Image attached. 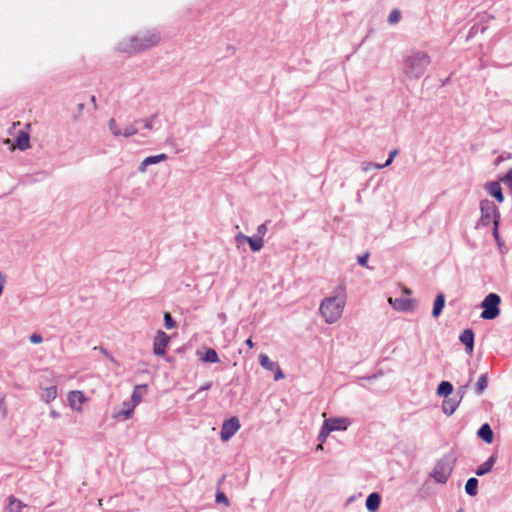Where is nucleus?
Returning <instances> with one entry per match:
<instances>
[{
	"label": "nucleus",
	"instance_id": "nucleus-1",
	"mask_svg": "<svg viewBox=\"0 0 512 512\" xmlns=\"http://www.w3.org/2000/svg\"><path fill=\"white\" fill-rule=\"evenodd\" d=\"M431 63V57L427 52L420 50L410 51L403 60V73L409 79H419Z\"/></svg>",
	"mask_w": 512,
	"mask_h": 512
},
{
	"label": "nucleus",
	"instance_id": "nucleus-2",
	"mask_svg": "<svg viewBox=\"0 0 512 512\" xmlns=\"http://www.w3.org/2000/svg\"><path fill=\"white\" fill-rule=\"evenodd\" d=\"M160 41V35L156 31H148L143 35L131 37L119 43V50L126 53H136L156 46Z\"/></svg>",
	"mask_w": 512,
	"mask_h": 512
},
{
	"label": "nucleus",
	"instance_id": "nucleus-3",
	"mask_svg": "<svg viewBox=\"0 0 512 512\" xmlns=\"http://www.w3.org/2000/svg\"><path fill=\"white\" fill-rule=\"evenodd\" d=\"M345 304V297L331 296L322 300L319 310L325 322L328 324L337 322L342 316Z\"/></svg>",
	"mask_w": 512,
	"mask_h": 512
},
{
	"label": "nucleus",
	"instance_id": "nucleus-4",
	"mask_svg": "<svg viewBox=\"0 0 512 512\" xmlns=\"http://www.w3.org/2000/svg\"><path fill=\"white\" fill-rule=\"evenodd\" d=\"M454 462L455 458L452 454L444 455L435 464L431 477L438 483H446L453 471Z\"/></svg>",
	"mask_w": 512,
	"mask_h": 512
},
{
	"label": "nucleus",
	"instance_id": "nucleus-5",
	"mask_svg": "<svg viewBox=\"0 0 512 512\" xmlns=\"http://www.w3.org/2000/svg\"><path fill=\"white\" fill-rule=\"evenodd\" d=\"M481 217L479 223L483 226H488L491 223H500V212L495 203L489 199L480 201Z\"/></svg>",
	"mask_w": 512,
	"mask_h": 512
},
{
	"label": "nucleus",
	"instance_id": "nucleus-6",
	"mask_svg": "<svg viewBox=\"0 0 512 512\" xmlns=\"http://www.w3.org/2000/svg\"><path fill=\"white\" fill-rule=\"evenodd\" d=\"M501 302V298L498 294L490 293L488 294L481 306L483 307V311L481 313V318L486 320H492L499 316L500 309L499 304Z\"/></svg>",
	"mask_w": 512,
	"mask_h": 512
},
{
	"label": "nucleus",
	"instance_id": "nucleus-7",
	"mask_svg": "<svg viewBox=\"0 0 512 512\" xmlns=\"http://www.w3.org/2000/svg\"><path fill=\"white\" fill-rule=\"evenodd\" d=\"M240 429V422L237 417H231L223 422L221 428V440L228 441Z\"/></svg>",
	"mask_w": 512,
	"mask_h": 512
},
{
	"label": "nucleus",
	"instance_id": "nucleus-8",
	"mask_svg": "<svg viewBox=\"0 0 512 512\" xmlns=\"http://www.w3.org/2000/svg\"><path fill=\"white\" fill-rule=\"evenodd\" d=\"M170 337L162 330H159L155 336L153 343V352L157 356H163L165 349L169 343Z\"/></svg>",
	"mask_w": 512,
	"mask_h": 512
},
{
	"label": "nucleus",
	"instance_id": "nucleus-9",
	"mask_svg": "<svg viewBox=\"0 0 512 512\" xmlns=\"http://www.w3.org/2000/svg\"><path fill=\"white\" fill-rule=\"evenodd\" d=\"M388 302L393 306V308L397 311L407 312L413 311L415 309V301L410 298H395L390 297Z\"/></svg>",
	"mask_w": 512,
	"mask_h": 512
},
{
	"label": "nucleus",
	"instance_id": "nucleus-10",
	"mask_svg": "<svg viewBox=\"0 0 512 512\" xmlns=\"http://www.w3.org/2000/svg\"><path fill=\"white\" fill-rule=\"evenodd\" d=\"M87 400L84 393L79 390L71 391L68 394L69 405L74 411H82V404Z\"/></svg>",
	"mask_w": 512,
	"mask_h": 512
},
{
	"label": "nucleus",
	"instance_id": "nucleus-11",
	"mask_svg": "<svg viewBox=\"0 0 512 512\" xmlns=\"http://www.w3.org/2000/svg\"><path fill=\"white\" fill-rule=\"evenodd\" d=\"M167 159L168 156L164 153L146 157L138 166V171L140 173H145L148 166L158 164L160 162L166 161Z\"/></svg>",
	"mask_w": 512,
	"mask_h": 512
},
{
	"label": "nucleus",
	"instance_id": "nucleus-12",
	"mask_svg": "<svg viewBox=\"0 0 512 512\" xmlns=\"http://www.w3.org/2000/svg\"><path fill=\"white\" fill-rule=\"evenodd\" d=\"M325 424H328V428L333 431L346 430L350 421L345 417L339 418H329L324 421Z\"/></svg>",
	"mask_w": 512,
	"mask_h": 512
},
{
	"label": "nucleus",
	"instance_id": "nucleus-13",
	"mask_svg": "<svg viewBox=\"0 0 512 512\" xmlns=\"http://www.w3.org/2000/svg\"><path fill=\"white\" fill-rule=\"evenodd\" d=\"M459 340L465 346L466 352L471 355L474 348V332L471 329H465L460 334Z\"/></svg>",
	"mask_w": 512,
	"mask_h": 512
},
{
	"label": "nucleus",
	"instance_id": "nucleus-14",
	"mask_svg": "<svg viewBox=\"0 0 512 512\" xmlns=\"http://www.w3.org/2000/svg\"><path fill=\"white\" fill-rule=\"evenodd\" d=\"M485 190L493 196L499 203L504 201V195L499 182L492 181L485 184Z\"/></svg>",
	"mask_w": 512,
	"mask_h": 512
},
{
	"label": "nucleus",
	"instance_id": "nucleus-15",
	"mask_svg": "<svg viewBox=\"0 0 512 512\" xmlns=\"http://www.w3.org/2000/svg\"><path fill=\"white\" fill-rule=\"evenodd\" d=\"M496 459H497V457H496L495 455H491V456L487 459V461H486V462H484L483 464H481V465L476 469L475 474H476L477 476H484V475L488 474V473L492 470V468H493V466H494V464H495V462H496Z\"/></svg>",
	"mask_w": 512,
	"mask_h": 512
},
{
	"label": "nucleus",
	"instance_id": "nucleus-16",
	"mask_svg": "<svg viewBox=\"0 0 512 512\" xmlns=\"http://www.w3.org/2000/svg\"><path fill=\"white\" fill-rule=\"evenodd\" d=\"M146 392H147V385H145V384L136 385L133 389L130 402L137 406L142 401V397Z\"/></svg>",
	"mask_w": 512,
	"mask_h": 512
},
{
	"label": "nucleus",
	"instance_id": "nucleus-17",
	"mask_svg": "<svg viewBox=\"0 0 512 512\" xmlns=\"http://www.w3.org/2000/svg\"><path fill=\"white\" fill-rule=\"evenodd\" d=\"M477 435H478V437H480L483 441H485L488 444L493 442V436H494L493 431H492L490 425L487 423L483 424L479 428Z\"/></svg>",
	"mask_w": 512,
	"mask_h": 512
},
{
	"label": "nucleus",
	"instance_id": "nucleus-18",
	"mask_svg": "<svg viewBox=\"0 0 512 512\" xmlns=\"http://www.w3.org/2000/svg\"><path fill=\"white\" fill-rule=\"evenodd\" d=\"M381 497L377 493H371L366 499V508L370 512H375L379 509Z\"/></svg>",
	"mask_w": 512,
	"mask_h": 512
},
{
	"label": "nucleus",
	"instance_id": "nucleus-19",
	"mask_svg": "<svg viewBox=\"0 0 512 512\" xmlns=\"http://www.w3.org/2000/svg\"><path fill=\"white\" fill-rule=\"evenodd\" d=\"M459 403L460 400L454 398L445 399L442 403V410L446 415L450 416L456 411Z\"/></svg>",
	"mask_w": 512,
	"mask_h": 512
},
{
	"label": "nucleus",
	"instance_id": "nucleus-20",
	"mask_svg": "<svg viewBox=\"0 0 512 512\" xmlns=\"http://www.w3.org/2000/svg\"><path fill=\"white\" fill-rule=\"evenodd\" d=\"M16 146L19 150L25 151L30 147V136L27 132L21 131L16 138Z\"/></svg>",
	"mask_w": 512,
	"mask_h": 512
},
{
	"label": "nucleus",
	"instance_id": "nucleus-21",
	"mask_svg": "<svg viewBox=\"0 0 512 512\" xmlns=\"http://www.w3.org/2000/svg\"><path fill=\"white\" fill-rule=\"evenodd\" d=\"M135 407L136 405L131 402H124L122 409L114 415V418H119L121 416H123L125 419L131 418Z\"/></svg>",
	"mask_w": 512,
	"mask_h": 512
},
{
	"label": "nucleus",
	"instance_id": "nucleus-22",
	"mask_svg": "<svg viewBox=\"0 0 512 512\" xmlns=\"http://www.w3.org/2000/svg\"><path fill=\"white\" fill-rule=\"evenodd\" d=\"M444 306H445V296H444V294L439 293L436 296L435 301H434L433 310H432L433 317H435V318L438 317L442 313Z\"/></svg>",
	"mask_w": 512,
	"mask_h": 512
},
{
	"label": "nucleus",
	"instance_id": "nucleus-23",
	"mask_svg": "<svg viewBox=\"0 0 512 512\" xmlns=\"http://www.w3.org/2000/svg\"><path fill=\"white\" fill-rule=\"evenodd\" d=\"M57 397V386L52 385L43 389L41 394L42 401L49 403Z\"/></svg>",
	"mask_w": 512,
	"mask_h": 512
},
{
	"label": "nucleus",
	"instance_id": "nucleus-24",
	"mask_svg": "<svg viewBox=\"0 0 512 512\" xmlns=\"http://www.w3.org/2000/svg\"><path fill=\"white\" fill-rule=\"evenodd\" d=\"M9 505H8V511L9 512H21L22 508H24L26 505L19 499H17L15 496H9L8 498Z\"/></svg>",
	"mask_w": 512,
	"mask_h": 512
},
{
	"label": "nucleus",
	"instance_id": "nucleus-25",
	"mask_svg": "<svg viewBox=\"0 0 512 512\" xmlns=\"http://www.w3.org/2000/svg\"><path fill=\"white\" fill-rule=\"evenodd\" d=\"M465 491L469 496H475L478 493V480L474 477L469 478L465 484Z\"/></svg>",
	"mask_w": 512,
	"mask_h": 512
},
{
	"label": "nucleus",
	"instance_id": "nucleus-26",
	"mask_svg": "<svg viewBox=\"0 0 512 512\" xmlns=\"http://www.w3.org/2000/svg\"><path fill=\"white\" fill-rule=\"evenodd\" d=\"M488 386V378L486 374H482L479 376L478 381L475 385V391L477 395L483 394Z\"/></svg>",
	"mask_w": 512,
	"mask_h": 512
},
{
	"label": "nucleus",
	"instance_id": "nucleus-27",
	"mask_svg": "<svg viewBox=\"0 0 512 512\" xmlns=\"http://www.w3.org/2000/svg\"><path fill=\"white\" fill-rule=\"evenodd\" d=\"M248 244L253 252L260 251L264 246V241L258 236L249 237Z\"/></svg>",
	"mask_w": 512,
	"mask_h": 512
},
{
	"label": "nucleus",
	"instance_id": "nucleus-28",
	"mask_svg": "<svg viewBox=\"0 0 512 512\" xmlns=\"http://www.w3.org/2000/svg\"><path fill=\"white\" fill-rule=\"evenodd\" d=\"M452 391H453V386L448 381H442L438 385V388H437V394L438 395L448 396V395H450L452 393Z\"/></svg>",
	"mask_w": 512,
	"mask_h": 512
},
{
	"label": "nucleus",
	"instance_id": "nucleus-29",
	"mask_svg": "<svg viewBox=\"0 0 512 512\" xmlns=\"http://www.w3.org/2000/svg\"><path fill=\"white\" fill-rule=\"evenodd\" d=\"M259 361H260V365L266 369V370H269V371H273L274 370V367H276L277 363L271 361L269 359V357L265 354H261L259 356Z\"/></svg>",
	"mask_w": 512,
	"mask_h": 512
},
{
	"label": "nucleus",
	"instance_id": "nucleus-30",
	"mask_svg": "<svg viewBox=\"0 0 512 512\" xmlns=\"http://www.w3.org/2000/svg\"><path fill=\"white\" fill-rule=\"evenodd\" d=\"M202 360L209 363H217L219 362V357L214 349L209 348L206 350L205 356L202 358Z\"/></svg>",
	"mask_w": 512,
	"mask_h": 512
},
{
	"label": "nucleus",
	"instance_id": "nucleus-31",
	"mask_svg": "<svg viewBox=\"0 0 512 512\" xmlns=\"http://www.w3.org/2000/svg\"><path fill=\"white\" fill-rule=\"evenodd\" d=\"M108 127L114 136L119 137L122 135V130L118 127L117 122L114 118H111L108 121Z\"/></svg>",
	"mask_w": 512,
	"mask_h": 512
},
{
	"label": "nucleus",
	"instance_id": "nucleus-32",
	"mask_svg": "<svg viewBox=\"0 0 512 512\" xmlns=\"http://www.w3.org/2000/svg\"><path fill=\"white\" fill-rule=\"evenodd\" d=\"M330 433H331V429L328 428V424L323 423L321 431L318 435V440L321 443H324Z\"/></svg>",
	"mask_w": 512,
	"mask_h": 512
},
{
	"label": "nucleus",
	"instance_id": "nucleus-33",
	"mask_svg": "<svg viewBox=\"0 0 512 512\" xmlns=\"http://www.w3.org/2000/svg\"><path fill=\"white\" fill-rule=\"evenodd\" d=\"M361 168H362V171L368 172L371 169H382L383 166H381V164L374 163V162H363Z\"/></svg>",
	"mask_w": 512,
	"mask_h": 512
},
{
	"label": "nucleus",
	"instance_id": "nucleus-34",
	"mask_svg": "<svg viewBox=\"0 0 512 512\" xmlns=\"http://www.w3.org/2000/svg\"><path fill=\"white\" fill-rule=\"evenodd\" d=\"M138 133V129L134 124L127 126L124 130H122V135L124 137H130Z\"/></svg>",
	"mask_w": 512,
	"mask_h": 512
},
{
	"label": "nucleus",
	"instance_id": "nucleus-35",
	"mask_svg": "<svg viewBox=\"0 0 512 512\" xmlns=\"http://www.w3.org/2000/svg\"><path fill=\"white\" fill-rule=\"evenodd\" d=\"M164 322H165V327L167 329H173L176 327V322L175 320L172 318V316L170 315V313L166 312L164 314Z\"/></svg>",
	"mask_w": 512,
	"mask_h": 512
},
{
	"label": "nucleus",
	"instance_id": "nucleus-36",
	"mask_svg": "<svg viewBox=\"0 0 512 512\" xmlns=\"http://www.w3.org/2000/svg\"><path fill=\"white\" fill-rule=\"evenodd\" d=\"M400 17H401V14H400L399 10H397V9L392 10L388 16V22L390 24H395L400 20Z\"/></svg>",
	"mask_w": 512,
	"mask_h": 512
},
{
	"label": "nucleus",
	"instance_id": "nucleus-37",
	"mask_svg": "<svg viewBox=\"0 0 512 512\" xmlns=\"http://www.w3.org/2000/svg\"><path fill=\"white\" fill-rule=\"evenodd\" d=\"M397 154H398V150L397 149L392 150L389 153V157L386 160V162L384 164H381V166H383V168L390 166L391 163L393 162V159L397 156Z\"/></svg>",
	"mask_w": 512,
	"mask_h": 512
},
{
	"label": "nucleus",
	"instance_id": "nucleus-38",
	"mask_svg": "<svg viewBox=\"0 0 512 512\" xmlns=\"http://www.w3.org/2000/svg\"><path fill=\"white\" fill-rule=\"evenodd\" d=\"M267 231H268L267 224L263 223L257 227V235L256 236L263 239V237L266 235Z\"/></svg>",
	"mask_w": 512,
	"mask_h": 512
},
{
	"label": "nucleus",
	"instance_id": "nucleus-39",
	"mask_svg": "<svg viewBox=\"0 0 512 512\" xmlns=\"http://www.w3.org/2000/svg\"><path fill=\"white\" fill-rule=\"evenodd\" d=\"M216 502L217 503H223L226 506L229 505V500H228L227 496L223 492H218L216 494Z\"/></svg>",
	"mask_w": 512,
	"mask_h": 512
},
{
	"label": "nucleus",
	"instance_id": "nucleus-40",
	"mask_svg": "<svg viewBox=\"0 0 512 512\" xmlns=\"http://www.w3.org/2000/svg\"><path fill=\"white\" fill-rule=\"evenodd\" d=\"M29 340L33 344H40L43 341V338L40 334L33 333L30 335Z\"/></svg>",
	"mask_w": 512,
	"mask_h": 512
},
{
	"label": "nucleus",
	"instance_id": "nucleus-41",
	"mask_svg": "<svg viewBox=\"0 0 512 512\" xmlns=\"http://www.w3.org/2000/svg\"><path fill=\"white\" fill-rule=\"evenodd\" d=\"M468 386H469V384L467 383V384L462 385V386H460V387L458 388V390H457V394H458V396H459V399H458V400H460V401L462 400V398L464 397V395H465V394H466V392H467Z\"/></svg>",
	"mask_w": 512,
	"mask_h": 512
},
{
	"label": "nucleus",
	"instance_id": "nucleus-42",
	"mask_svg": "<svg viewBox=\"0 0 512 512\" xmlns=\"http://www.w3.org/2000/svg\"><path fill=\"white\" fill-rule=\"evenodd\" d=\"M499 223H495L493 224V231H492V234H493V237L495 238V240L497 241V243L500 245L501 242H500V236H499Z\"/></svg>",
	"mask_w": 512,
	"mask_h": 512
},
{
	"label": "nucleus",
	"instance_id": "nucleus-43",
	"mask_svg": "<svg viewBox=\"0 0 512 512\" xmlns=\"http://www.w3.org/2000/svg\"><path fill=\"white\" fill-rule=\"evenodd\" d=\"M274 371H275V375H274L275 381H278V380L284 378V374L278 364L276 365V367H274Z\"/></svg>",
	"mask_w": 512,
	"mask_h": 512
},
{
	"label": "nucleus",
	"instance_id": "nucleus-44",
	"mask_svg": "<svg viewBox=\"0 0 512 512\" xmlns=\"http://www.w3.org/2000/svg\"><path fill=\"white\" fill-rule=\"evenodd\" d=\"M368 258H369V253H368V252H366V253H364L363 255H360V256L358 257V263H359L361 266H366V265H367Z\"/></svg>",
	"mask_w": 512,
	"mask_h": 512
},
{
	"label": "nucleus",
	"instance_id": "nucleus-45",
	"mask_svg": "<svg viewBox=\"0 0 512 512\" xmlns=\"http://www.w3.org/2000/svg\"><path fill=\"white\" fill-rule=\"evenodd\" d=\"M248 239H249V236H246L244 235L243 233H238L236 236H235V240L237 243H243V242H248Z\"/></svg>",
	"mask_w": 512,
	"mask_h": 512
},
{
	"label": "nucleus",
	"instance_id": "nucleus-46",
	"mask_svg": "<svg viewBox=\"0 0 512 512\" xmlns=\"http://www.w3.org/2000/svg\"><path fill=\"white\" fill-rule=\"evenodd\" d=\"M154 117H151L149 119L141 120L140 122L143 123L144 128L151 130L153 128L152 121Z\"/></svg>",
	"mask_w": 512,
	"mask_h": 512
},
{
	"label": "nucleus",
	"instance_id": "nucleus-47",
	"mask_svg": "<svg viewBox=\"0 0 512 512\" xmlns=\"http://www.w3.org/2000/svg\"><path fill=\"white\" fill-rule=\"evenodd\" d=\"M211 386H212V382H207L206 384H204L203 386H201L198 389L197 393L204 391V390H208Z\"/></svg>",
	"mask_w": 512,
	"mask_h": 512
},
{
	"label": "nucleus",
	"instance_id": "nucleus-48",
	"mask_svg": "<svg viewBox=\"0 0 512 512\" xmlns=\"http://www.w3.org/2000/svg\"><path fill=\"white\" fill-rule=\"evenodd\" d=\"M4 281H5V278L3 276V274L0 272V295L2 294L3 292V288H4Z\"/></svg>",
	"mask_w": 512,
	"mask_h": 512
},
{
	"label": "nucleus",
	"instance_id": "nucleus-49",
	"mask_svg": "<svg viewBox=\"0 0 512 512\" xmlns=\"http://www.w3.org/2000/svg\"><path fill=\"white\" fill-rule=\"evenodd\" d=\"M50 417L54 418V419L59 418L60 417V413L57 412L56 410H51L50 411Z\"/></svg>",
	"mask_w": 512,
	"mask_h": 512
},
{
	"label": "nucleus",
	"instance_id": "nucleus-50",
	"mask_svg": "<svg viewBox=\"0 0 512 512\" xmlns=\"http://www.w3.org/2000/svg\"><path fill=\"white\" fill-rule=\"evenodd\" d=\"M246 344L249 346V348H253L254 347V343H253L251 338H248L246 340Z\"/></svg>",
	"mask_w": 512,
	"mask_h": 512
},
{
	"label": "nucleus",
	"instance_id": "nucleus-51",
	"mask_svg": "<svg viewBox=\"0 0 512 512\" xmlns=\"http://www.w3.org/2000/svg\"><path fill=\"white\" fill-rule=\"evenodd\" d=\"M101 352L103 353V355H105V357H108L110 355V353L105 350L104 348H100Z\"/></svg>",
	"mask_w": 512,
	"mask_h": 512
},
{
	"label": "nucleus",
	"instance_id": "nucleus-52",
	"mask_svg": "<svg viewBox=\"0 0 512 512\" xmlns=\"http://www.w3.org/2000/svg\"><path fill=\"white\" fill-rule=\"evenodd\" d=\"M475 30H476V27L473 26L471 29H470V32H469V36H473L475 34Z\"/></svg>",
	"mask_w": 512,
	"mask_h": 512
},
{
	"label": "nucleus",
	"instance_id": "nucleus-53",
	"mask_svg": "<svg viewBox=\"0 0 512 512\" xmlns=\"http://www.w3.org/2000/svg\"><path fill=\"white\" fill-rule=\"evenodd\" d=\"M503 160H505V157L503 156H499L497 159H496V164H499L500 162H502Z\"/></svg>",
	"mask_w": 512,
	"mask_h": 512
},
{
	"label": "nucleus",
	"instance_id": "nucleus-54",
	"mask_svg": "<svg viewBox=\"0 0 512 512\" xmlns=\"http://www.w3.org/2000/svg\"><path fill=\"white\" fill-rule=\"evenodd\" d=\"M107 358H108V359H109V361H111V362H114V363L116 362V361H115V358H114L111 354H110Z\"/></svg>",
	"mask_w": 512,
	"mask_h": 512
},
{
	"label": "nucleus",
	"instance_id": "nucleus-55",
	"mask_svg": "<svg viewBox=\"0 0 512 512\" xmlns=\"http://www.w3.org/2000/svg\"><path fill=\"white\" fill-rule=\"evenodd\" d=\"M317 450H323V443L320 442V444L316 448Z\"/></svg>",
	"mask_w": 512,
	"mask_h": 512
},
{
	"label": "nucleus",
	"instance_id": "nucleus-56",
	"mask_svg": "<svg viewBox=\"0 0 512 512\" xmlns=\"http://www.w3.org/2000/svg\"><path fill=\"white\" fill-rule=\"evenodd\" d=\"M404 292H405L406 294H410V293H411V290H410V289H408V288H405V289H404Z\"/></svg>",
	"mask_w": 512,
	"mask_h": 512
},
{
	"label": "nucleus",
	"instance_id": "nucleus-57",
	"mask_svg": "<svg viewBox=\"0 0 512 512\" xmlns=\"http://www.w3.org/2000/svg\"><path fill=\"white\" fill-rule=\"evenodd\" d=\"M96 99H95V96H92L91 97V102L95 103Z\"/></svg>",
	"mask_w": 512,
	"mask_h": 512
},
{
	"label": "nucleus",
	"instance_id": "nucleus-58",
	"mask_svg": "<svg viewBox=\"0 0 512 512\" xmlns=\"http://www.w3.org/2000/svg\"><path fill=\"white\" fill-rule=\"evenodd\" d=\"M486 30V27L481 28V32L483 33Z\"/></svg>",
	"mask_w": 512,
	"mask_h": 512
}]
</instances>
